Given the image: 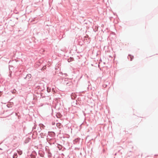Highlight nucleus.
<instances>
[{"mask_svg": "<svg viewBox=\"0 0 158 158\" xmlns=\"http://www.w3.org/2000/svg\"><path fill=\"white\" fill-rule=\"evenodd\" d=\"M27 76L28 77H30L31 76V75L30 74H29L27 75Z\"/></svg>", "mask_w": 158, "mask_h": 158, "instance_id": "423d86ee", "label": "nucleus"}, {"mask_svg": "<svg viewBox=\"0 0 158 158\" xmlns=\"http://www.w3.org/2000/svg\"><path fill=\"white\" fill-rule=\"evenodd\" d=\"M17 158V154H15L13 156V158Z\"/></svg>", "mask_w": 158, "mask_h": 158, "instance_id": "39448f33", "label": "nucleus"}, {"mask_svg": "<svg viewBox=\"0 0 158 158\" xmlns=\"http://www.w3.org/2000/svg\"><path fill=\"white\" fill-rule=\"evenodd\" d=\"M128 58H130L131 59L130 60H132V59L133 58V57L131 55H129L128 56Z\"/></svg>", "mask_w": 158, "mask_h": 158, "instance_id": "f03ea898", "label": "nucleus"}, {"mask_svg": "<svg viewBox=\"0 0 158 158\" xmlns=\"http://www.w3.org/2000/svg\"><path fill=\"white\" fill-rule=\"evenodd\" d=\"M40 127L42 128L43 129L44 128V126L43 124H40Z\"/></svg>", "mask_w": 158, "mask_h": 158, "instance_id": "20e7f679", "label": "nucleus"}, {"mask_svg": "<svg viewBox=\"0 0 158 158\" xmlns=\"http://www.w3.org/2000/svg\"><path fill=\"white\" fill-rule=\"evenodd\" d=\"M45 68H44V67H43V68H44V69H45L46 67H45Z\"/></svg>", "mask_w": 158, "mask_h": 158, "instance_id": "0eeeda50", "label": "nucleus"}, {"mask_svg": "<svg viewBox=\"0 0 158 158\" xmlns=\"http://www.w3.org/2000/svg\"><path fill=\"white\" fill-rule=\"evenodd\" d=\"M18 153L19 155H21L22 154V151H18Z\"/></svg>", "mask_w": 158, "mask_h": 158, "instance_id": "7ed1b4c3", "label": "nucleus"}, {"mask_svg": "<svg viewBox=\"0 0 158 158\" xmlns=\"http://www.w3.org/2000/svg\"><path fill=\"white\" fill-rule=\"evenodd\" d=\"M56 126L59 128H60L62 127V126L60 123H58L56 124Z\"/></svg>", "mask_w": 158, "mask_h": 158, "instance_id": "f257e3e1", "label": "nucleus"}]
</instances>
